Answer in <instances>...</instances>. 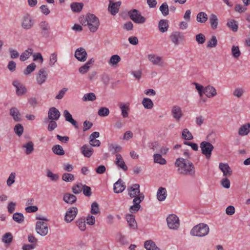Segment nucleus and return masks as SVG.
<instances>
[{
  "mask_svg": "<svg viewBox=\"0 0 250 250\" xmlns=\"http://www.w3.org/2000/svg\"><path fill=\"white\" fill-rule=\"evenodd\" d=\"M128 195L133 200V205L129 208V211L133 213L137 212L141 208L140 203L144 199V194L140 192V185L138 184L132 185L127 188Z\"/></svg>",
  "mask_w": 250,
  "mask_h": 250,
  "instance_id": "nucleus-1",
  "label": "nucleus"
},
{
  "mask_svg": "<svg viewBox=\"0 0 250 250\" xmlns=\"http://www.w3.org/2000/svg\"><path fill=\"white\" fill-rule=\"evenodd\" d=\"M178 173L182 175L193 177L195 175V168L193 164L187 159L177 158L175 163Z\"/></svg>",
  "mask_w": 250,
  "mask_h": 250,
  "instance_id": "nucleus-2",
  "label": "nucleus"
},
{
  "mask_svg": "<svg viewBox=\"0 0 250 250\" xmlns=\"http://www.w3.org/2000/svg\"><path fill=\"white\" fill-rule=\"evenodd\" d=\"M80 22L83 25L87 26L92 32H96L100 26L98 18L92 14H88L85 17L81 18Z\"/></svg>",
  "mask_w": 250,
  "mask_h": 250,
  "instance_id": "nucleus-3",
  "label": "nucleus"
},
{
  "mask_svg": "<svg viewBox=\"0 0 250 250\" xmlns=\"http://www.w3.org/2000/svg\"><path fill=\"white\" fill-rule=\"evenodd\" d=\"M193 84L195 85L200 97H203L204 94L208 98L214 97L217 94L216 89L212 85H208L204 87L202 85L195 82L193 83Z\"/></svg>",
  "mask_w": 250,
  "mask_h": 250,
  "instance_id": "nucleus-4",
  "label": "nucleus"
},
{
  "mask_svg": "<svg viewBox=\"0 0 250 250\" xmlns=\"http://www.w3.org/2000/svg\"><path fill=\"white\" fill-rule=\"evenodd\" d=\"M209 228L205 223H200L195 226L190 230L191 235L199 237L207 236L209 232Z\"/></svg>",
  "mask_w": 250,
  "mask_h": 250,
  "instance_id": "nucleus-5",
  "label": "nucleus"
},
{
  "mask_svg": "<svg viewBox=\"0 0 250 250\" xmlns=\"http://www.w3.org/2000/svg\"><path fill=\"white\" fill-rule=\"evenodd\" d=\"M200 147L202 154L205 156L207 159L209 160L214 149L213 146L208 142L203 141L200 144Z\"/></svg>",
  "mask_w": 250,
  "mask_h": 250,
  "instance_id": "nucleus-6",
  "label": "nucleus"
},
{
  "mask_svg": "<svg viewBox=\"0 0 250 250\" xmlns=\"http://www.w3.org/2000/svg\"><path fill=\"white\" fill-rule=\"evenodd\" d=\"M167 222L168 228L170 229H177L180 226V221L177 215L172 214L167 218Z\"/></svg>",
  "mask_w": 250,
  "mask_h": 250,
  "instance_id": "nucleus-7",
  "label": "nucleus"
},
{
  "mask_svg": "<svg viewBox=\"0 0 250 250\" xmlns=\"http://www.w3.org/2000/svg\"><path fill=\"white\" fill-rule=\"evenodd\" d=\"M148 61L153 65H157L160 67H164L166 63L163 57L154 53H150L147 55Z\"/></svg>",
  "mask_w": 250,
  "mask_h": 250,
  "instance_id": "nucleus-8",
  "label": "nucleus"
},
{
  "mask_svg": "<svg viewBox=\"0 0 250 250\" xmlns=\"http://www.w3.org/2000/svg\"><path fill=\"white\" fill-rule=\"evenodd\" d=\"M128 15L130 18L135 23H144L146 21L145 18L141 16L138 11L136 9L129 11Z\"/></svg>",
  "mask_w": 250,
  "mask_h": 250,
  "instance_id": "nucleus-9",
  "label": "nucleus"
},
{
  "mask_svg": "<svg viewBox=\"0 0 250 250\" xmlns=\"http://www.w3.org/2000/svg\"><path fill=\"white\" fill-rule=\"evenodd\" d=\"M36 230L37 233L42 236H46L48 232V228L46 223L38 221L36 224Z\"/></svg>",
  "mask_w": 250,
  "mask_h": 250,
  "instance_id": "nucleus-10",
  "label": "nucleus"
},
{
  "mask_svg": "<svg viewBox=\"0 0 250 250\" xmlns=\"http://www.w3.org/2000/svg\"><path fill=\"white\" fill-rule=\"evenodd\" d=\"M34 21L29 14L24 15L21 21V26L25 30L30 29L34 25Z\"/></svg>",
  "mask_w": 250,
  "mask_h": 250,
  "instance_id": "nucleus-11",
  "label": "nucleus"
},
{
  "mask_svg": "<svg viewBox=\"0 0 250 250\" xmlns=\"http://www.w3.org/2000/svg\"><path fill=\"white\" fill-rule=\"evenodd\" d=\"M48 73L44 68H41L36 73V79L38 84L42 85L48 78Z\"/></svg>",
  "mask_w": 250,
  "mask_h": 250,
  "instance_id": "nucleus-12",
  "label": "nucleus"
},
{
  "mask_svg": "<svg viewBox=\"0 0 250 250\" xmlns=\"http://www.w3.org/2000/svg\"><path fill=\"white\" fill-rule=\"evenodd\" d=\"M12 84L16 88V93L17 96H21L26 93V88L19 81L15 80L13 82Z\"/></svg>",
  "mask_w": 250,
  "mask_h": 250,
  "instance_id": "nucleus-13",
  "label": "nucleus"
},
{
  "mask_svg": "<svg viewBox=\"0 0 250 250\" xmlns=\"http://www.w3.org/2000/svg\"><path fill=\"white\" fill-rule=\"evenodd\" d=\"M78 213V209L76 207H72L68 209L65 213L64 220L70 223L72 222L76 217Z\"/></svg>",
  "mask_w": 250,
  "mask_h": 250,
  "instance_id": "nucleus-14",
  "label": "nucleus"
},
{
  "mask_svg": "<svg viewBox=\"0 0 250 250\" xmlns=\"http://www.w3.org/2000/svg\"><path fill=\"white\" fill-rule=\"evenodd\" d=\"M171 115L176 121H180L183 115L182 108L178 105L173 106L171 109Z\"/></svg>",
  "mask_w": 250,
  "mask_h": 250,
  "instance_id": "nucleus-15",
  "label": "nucleus"
},
{
  "mask_svg": "<svg viewBox=\"0 0 250 250\" xmlns=\"http://www.w3.org/2000/svg\"><path fill=\"white\" fill-rule=\"evenodd\" d=\"M184 36L183 34L180 32L176 31L171 34L170 39L175 45H178L180 42L184 40Z\"/></svg>",
  "mask_w": 250,
  "mask_h": 250,
  "instance_id": "nucleus-16",
  "label": "nucleus"
},
{
  "mask_svg": "<svg viewBox=\"0 0 250 250\" xmlns=\"http://www.w3.org/2000/svg\"><path fill=\"white\" fill-rule=\"evenodd\" d=\"M115 164L118 167L120 168L124 171H126L128 169V167L126 165L122 155L120 154L117 153L116 154Z\"/></svg>",
  "mask_w": 250,
  "mask_h": 250,
  "instance_id": "nucleus-17",
  "label": "nucleus"
},
{
  "mask_svg": "<svg viewBox=\"0 0 250 250\" xmlns=\"http://www.w3.org/2000/svg\"><path fill=\"white\" fill-rule=\"evenodd\" d=\"M87 55V54L85 50L83 47L78 48L75 52V57L78 61L81 62H84L86 61Z\"/></svg>",
  "mask_w": 250,
  "mask_h": 250,
  "instance_id": "nucleus-18",
  "label": "nucleus"
},
{
  "mask_svg": "<svg viewBox=\"0 0 250 250\" xmlns=\"http://www.w3.org/2000/svg\"><path fill=\"white\" fill-rule=\"evenodd\" d=\"M61 114L60 111L55 107H51L48 112V119L57 121L60 117Z\"/></svg>",
  "mask_w": 250,
  "mask_h": 250,
  "instance_id": "nucleus-19",
  "label": "nucleus"
},
{
  "mask_svg": "<svg viewBox=\"0 0 250 250\" xmlns=\"http://www.w3.org/2000/svg\"><path fill=\"white\" fill-rule=\"evenodd\" d=\"M219 167L224 176L229 177L231 175L232 170L228 164L221 163L219 164Z\"/></svg>",
  "mask_w": 250,
  "mask_h": 250,
  "instance_id": "nucleus-20",
  "label": "nucleus"
},
{
  "mask_svg": "<svg viewBox=\"0 0 250 250\" xmlns=\"http://www.w3.org/2000/svg\"><path fill=\"white\" fill-rule=\"evenodd\" d=\"M125 183L121 179H119L114 184L113 190L116 193L122 192L125 189Z\"/></svg>",
  "mask_w": 250,
  "mask_h": 250,
  "instance_id": "nucleus-21",
  "label": "nucleus"
},
{
  "mask_svg": "<svg viewBox=\"0 0 250 250\" xmlns=\"http://www.w3.org/2000/svg\"><path fill=\"white\" fill-rule=\"evenodd\" d=\"M250 132V123H246L240 126L238 130L239 136H244L249 134Z\"/></svg>",
  "mask_w": 250,
  "mask_h": 250,
  "instance_id": "nucleus-22",
  "label": "nucleus"
},
{
  "mask_svg": "<svg viewBox=\"0 0 250 250\" xmlns=\"http://www.w3.org/2000/svg\"><path fill=\"white\" fill-rule=\"evenodd\" d=\"M121 4V1L112 2L111 1H110L108 10L112 15H115L118 12Z\"/></svg>",
  "mask_w": 250,
  "mask_h": 250,
  "instance_id": "nucleus-23",
  "label": "nucleus"
},
{
  "mask_svg": "<svg viewBox=\"0 0 250 250\" xmlns=\"http://www.w3.org/2000/svg\"><path fill=\"white\" fill-rule=\"evenodd\" d=\"M125 219L129 227L132 229L137 228V222L135 219V216L133 214H127L125 216Z\"/></svg>",
  "mask_w": 250,
  "mask_h": 250,
  "instance_id": "nucleus-24",
  "label": "nucleus"
},
{
  "mask_svg": "<svg viewBox=\"0 0 250 250\" xmlns=\"http://www.w3.org/2000/svg\"><path fill=\"white\" fill-rule=\"evenodd\" d=\"M39 27L41 30V34L43 36H46L48 35L50 27L49 23L47 21H41L39 24Z\"/></svg>",
  "mask_w": 250,
  "mask_h": 250,
  "instance_id": "nucleus-25",
  "label": "nucleus"
},
{
  "mask_svg": "<svg viewBox=\"0 0 250 250\" xmlns=\"http://www.w3.org/2000/svg\"><path fill=\"white\" fill-rule=\"evenodd\" d=\"M119 106L121 110V114L123 118H125L128 116V112L130 110L129 104L119 103Z\"/></svg>",
  "mask_w": 250,
  "mask_h": 250,
  "instance_id": "nucleus-26",
  "label": "nucleus"
},
{
  "mask_svg": "<svg viewBox=\"0 0 250 250\" xmlns=\"http://www.w3.org/2000/svg\"><path fill=\"white\" fill-rule=\"evenodd\" d=\"M81 150L82 153L86 157L89 158L93 154V148L88 145H83L81 148Z\"/></svg>",
  "mask_w": 250,
  "mask_h": 250,
  "instance_id": "nucleus-27",
  "label": "nucleus"
},
{
  "mask_svg": "<svg viewBox=\"0 0 250 250\" xmlns=\"http://www.w3.org/2000/svg\"><path fill=\"white\" fill-rule=\"evenodd\" d=\"M121 60V58L118 55H113L110 58L108 63L111 67H116Z\"/></svg>",
  "mask_w": 250,
  "mask_h": 250,
  "instance_id": "nucleus-28",
  "label": "nucleus"
},
{
  "mask_svg": "<svg viewBox=\"0 0 250 250\" xmlns=\"http://www.w3.org/2000/svg\"><path fill=\"white\" fill-rule=\"evenodd\" d=\"M9 113L15 122H20L21 121V115L17 108H11L10 109Z\"/></svg>",
  "mask_w": 250,
  "mask_h": 250,
  "instance_id": "nucleus-29",
  "label": "nucleus"
},
{
  "mask_svg": "<svg viewBox=\"0 0 250 250\" xmlns=\"http://www.w3.org/2000/svg\"><path fill=\"white\" fill-rule=\"evenodd\" d=\"M167 196V191L165 188L160 187L157 192V198L159 201H164Z\"/></svg>",
  "mask_w": 250,
  "mask_h": 250,
  "instance_id": "nucleus-30",
  "label": "nucleus"
},
{
  "mask_svg": "<svg viewBox=\"0 0 250 250\" xmlns=\"http://www.w3.org/2000/svg\"><path fill=\"white\" fill-rule=\"evenodd\" d=\"M65 120L67 122H70L72 125H73L76 128L78 127V124L77 122L74 120L71 114L67 110H65L63 112Z\"/></svg>",
  "mask_w": 250,
  "mask_h": 250,
  "instance_id": "nucleus-31",
  "label": "nucleus"
},
{
  "mask_svg": "<svg viewBox=\"0 0 250 250\" xmlns=\"http://www.w3.org/2000/svg\"><path fill=\"white\" fill-rule=\"evenodd\" d=\"M209 21L212 29H215L217 28L218 19L216 15L212 14L209 16Z\"/></svg>",
  "mask_w": 250,
  "mask_h": 250,
  "instance_id": "nucleus-32",
  "label": "nucleus"
},
{
  "mask_svg": "<svg viewBox=\"0 0 250 250\" xmlns=\"http://www.w3.org/2000/svg\"><path fill=\"white\" fill-rule=\"evenodd\" d=\"M63 200L68 204H72L76 202L77 198L73 194L66 193L63 196Z\"/></svg>",
  "mask_w": 250,
  "mask_h": 250,
  "instance_id": "nucleus-33",
  "label": "nucleus"
},
{
  "mask_svg": "<svg viewBox=\"0 0 250 250\" xmlns=\"http://www.w3.org/2000/svg\"><path fill=\"white\" fill-rule=\"evenodd\" d=\"M158 28L160 32L164 33L166 32L168 28V21L161 20L159 22Z\"/></svg>",
  "mask_w": 250,
  "mask_h": 250,
  "instance_id": "nucleus-34",
  "label": "nucleus"
},
{
  "mask_svg": "<svg viewBox=\"0 0 250 250\" xmlns=\"http://www.w3.org/2000/svg\"><path fill=\"white\" fill-rule=\"evenodd\" d=\"M144 247L147 250H159L155 243L151 240L146 241L144 243Z\"/></svg>",
  "mask_w": 250,
  "mask_h": 250,
  "instance_id": "nucleus-35",
  "label": "nucleus"
},
{
  "mask_svg": "<svg viewBox=\"0 0 250 250\" xmlns=\"http://www.w3.org/2000/svg\"><path fill=\"white\" fill-rule=\"evenodd\" d=\"M33 50L31 48H28V49L23 52L20 57V60L21 62H24L27 60L30 56L32 54Z\"/></svg>",
  "mask_w": 250,
  "mask_h": 250,
  "instance_id": "nucleus-36",
  "label": "nucleus"
},
{
  "mask_svg": "<svg viewBox=\"0 0 250 250\" xmlns=\"http://www.w3.org/2000/svg\"><path fill=\"white\" fill-rule=\"evenodd\" d=\"M208 17L207 14L204 12H200L197 14L196 20L199 23H205L208 20Z\"/></svg>",
  "mask_w": 250,
  "mask_h": 250,
  "instance_id": "nucleus-37",
  "label": "nucleus"
},
{
  "mask_svg": "<svg viewBox=\"0 0 250 250\" xmlns=\"http://www.w3.org/2000/svg\"><path fill=\"white\" fill-rule=\"evenodd\" d=\"M227 25L233 32H236L238 30V25L237 21L233 19L229 20Z\"/></svg>",
  "mask_w": 250,
  "mask_h": 250,
  "instance_id": "nucleus-38",
  "label": "nucleus"
},
{
  "mask_svg": "<svg viewBox=\"0 0 250 250\" xmlns=\"http://www.w3.org/2000/svg\"><path fill=\"white\" fill-rule=\"evenodd\" d=\"M154 162L158 163L160 165H164L167 164V161L165 159L163 158L162 155L160 154H155L153 155Z\"/></svg>",
  "mask_w": 250,
  "mask_h": 250,
  "instance_id": "nucleus-39",
  "label": "nucleus"
},
{
  "mask_svg": "<svg viewBox=\"0 0 250 250\" xmlns=\"http://www.w3.org/2000/svg\"><path fill=\"white\" fill-rule=\"evenodd\" d=\"M13 235L10 232H6L2 237V242L6 244H10L13 241Z\"/></svg>",
  "mask_w": 250,
  "mask_h": 250,
  "instance_id": "nucleus-40",
  "label": "nucleus"
},
{
  "mask_svg": "<svg viewBox=\"0 0 250 250\" xmlns=\"http://www.w3.org/2000/svg\"><path fill=\"white\" fill-rule=\"evenodd\" d=\"M142 104L146 109H150L153 106V103L152 100L147 98H145L142 101Z\"/></svg>",
  "mask_w": 250,
  "mask_h": 250,
  "instance_id": "nucleus-41",
  "label": "nucleus"
},
{
  "mask_svg": "<svg viewBox=\"0 0 250 250\" xmlns=\"http://www.w3.org/2000/svg\"><path fill=\"white\" fill-rule=\"evenodd\" d=\"M96 99V95L94 93L92 92L85 94L82 98V100L83 102H93L95 101Z\"/></svg>",
  "mask_w": 250,
  "mask_h": 250,
  "instance_id": "nucleus-42",
  "label": "nucleus"
},
{
  "mask_svg": "<svg viewBox=\"0 0 250 250\" xmlns=\"http://www.w3.org/2000/svg\"><path fill=\"white\" fill-rule=\"evenodd\" d=\"M52 151L55 154L58 155H63L64 154V151L62 146L57 145L54 146L52 148Z\"/></svg>",
  "mask_w": 250,
  "mask_h": 250,
  "instance_id": "nucleus-43",
  "label": "nucleus"
},
{
  "mask_svg": "<svg viewBox=\"0 0 250 250\" xmlns=\"http://www.w3.org/2000/svg\"><path fill=\"white\" fill-rule=\"evenodd\" d=\"M22 147L25 148V153L27 155H29L31 154L34 150V145L32 142L30 141L23 145Z\"/></svg>",
  "mask_w": 250,
  "mask_h": 250,
  "instance_id": "nucleus-44",
  "label": "nucleus"
},
{
  "mask_svg": "<svg viewBox=\"0 0 250 250\" xmlns=\"http://www.w3.org/2000/svg\"><path fill=\"white\" fill-rule=\"evenodd\" d=\"M58 60V55L56 52L51 53L49 56L48 64L50 66L52 67L55 65V63Z\"/></svg>",
  "mask_w": 250,
  "mask_h": 250,
  "instance_id": "nucleus-45",
  "label": "nucleus"
},
{
  "mask_svg": "<svg viewBox=\"0 0 250 250\" xmlns=\"http://www.w3.org/2000/svg\"><path fill=\"white\" fill-rule=\"evenodd\" d=\"M36 65L35 63L32 62L28 65L23 71V74L28 75L33 72L36 69Z\"/></svg>",
  "mask_w": 250,
  "mask_h": 250,
  "instance_id": "nucleus-46",
  "label": "nucleus"
},
{
  "mask_svg": "<svg viewBox=\"0 0 250 250\" xmlns=\"http://www.w3.org/2000/svg\"><path fill=\"white\" fill-rule=\"evenodd\" d=\"M231 51L232 55L234 58L237 59L240 56L241 53L238 46L233 45Z\"/></svg>",
  "mask_w": 250,
  "mask_h": 250,
  "instance_id": "nucleus-47",
  "label": "nucleus"
},
{
  "mask_svg": "<svg viewBox=\"0 0 250 250\" xmlns=\"http://www.w3.org/2000/svg\"><path fill=\"white\" fill-rule=\"evenodd\" d=\"M182 137L183 139L187 140H190L193 139L191 133L187 128L183 129L182 133Z\"/></svg>",
  "mask_w": 250,
  "mask_h": 250,
  "instance_id": "nucleus-48",
  "label": "nucleus"
},
{
  "mask_svg": "<svg viewBox=\"0 0 250 250\" xmlns=\"http://www.w3.org/2000/svg\"><path fill=\"white\" fill-rule=\"evenodd\" d=\"M13 219L18 223H21L24 221V216L21 213L16 212L13 214Z\"/></svg>",
  "mask_w": 250,
  "mask_h": 250,
  "instance_id": "nucleus-49",
  "label": "nucleus"
},
{
  "mask_svg": "<svg viewBox=\"0 0 250 250\" xmlns=\"http://www.w3.org/2000/svg\"><path fill=\"white\" fill-rule=\"evenodd\" d=\"M217 40L214 36L211 37V39L208 41L207 46L209 48H214L217 46Z\"/></svg>",
  "mask_w": 250,
  "mask_h": 250,
  "instance_id": "nucleus-50",
  "label": "nucleus"
},
{
  "mask_svg": "<svg viewBox=\"0 0 250 250\" xmlns=\"http://www.w3.org/2000/svg\"><path fill=\"white\" fill-rule=\"evenodd\" d=\"M16 174L15 172H11L7 181H6V184L8 187H11L15 182V179H16Z\"/></svg>",
  "mask_w": 250,
  "mask_h": 250,
  "instance_id": "nucleus-51",
  "label": "nucleus"
},
{
  "mask_svg": "<svg viewBox=\"0 0 250 250\" xmlns=\"http://www.w3.org/2000/svg\"><path fill=\"white\" fill-rule=\"evenodd\" d=\"M245 92L244 89L242 87H237L233 91V95L238 98H240Z\"/></svg>",
  "mask_w": 250,
  "mask_h": 250,
  "instance_id": "nucleus-52",
  "label": "nucleus"
},
{
  "mask_svg": "<svg viewBox=\"0 0 250 250\" xmlns=\"http://www.w3.org/2000/svg\"><path fill=\"white\" fill-rule=\"evenodd\" d=\"M83 4L81 3L75 2L71 4V9L76 12H79L83 8Z\"/></svg>",
  "mask_w": 250,
  "mask_h": 250,
  "instance_id": "nucleus-53",
  "label": "nucleus"
},
{
  "mask_svg": "<svg viewBox=\"0 0 250 250\" xmlns=\"http://www.w3.org/2000/svg\"><path fill=\"white\" fill-rule=\"evenodd\" d=\"M160 10L164 16H166L169 14L168 6L166 2H164L160 7Z\"/></svg>",
  "mask_w": 250,
  "mask_h": 250,
  "instance_id": "nucleus-54",
  "label": "nucleus"
},
{
  "mask_svg": "<svg viewBox=\"0 0 250 250\" xmlns=\"http://www.w3.org/2000/svg\"><path fill=\"white\" fill-rule=\"evenodd\" d=\"M109 109L104 107L100 108L98 112V115L101 117L107 116L109 114Z\"/></svg>",
  "mask_w": 250,
  "mask_h": 250,
  "instance_id": "nucleus-55",
  "label": "nucleus"
},
{
  "mask_svg": "<svg viewBox=\"0 0 250 250\" xmlns=\"http://www.w3.org/2000/svg\"><path fill=\"white\" fill-rule=\"evenodd\" d=\"M15 133L19 136H21L23 132V127L21 124L16 125L14 128Z\"/></svg>",
  "mask_w": 250,
  "mask_h": 250,
  "instance_id": "nucleus-56",
  "label": "nucleus"
},
{
  "mask_svg": "<svg viewBox=\"0 0 250 250\" xmlns=\"http://www.w3.org/2000/svg\"><path fill=\"white\" fill-rule=\"evenodd\" d=\"M100 212V209L98 204L94 202L91 205V213L92 214H97Z\"/></svg>",
  "mask_w": 250,
  "mask_h": 250,
  "instance_id": "nucleus-57",
  "label": "nucleus"
},
{
  "mask_svg": "<svg viewBox=\"0 0 250 250\" xmlns=\"http://www.w3.org/2000/svg\"><path fill=\"white\" fill-rule=\"evenodd\" d=\"M62 179L65 182H71L74 179V176L71 173H65L62 176Z\"/></svg>",
  "mask_w": 250,
  "mask_h": 250,
  "instance_id": "nucleus-58",
  "label": "nucleus"
},
{
  "mask_svg": "<svg viewBox=\"0 0 250 250\" xmlns=\"http://www.w3.org/2000/svg\"><path fill=\"white\" fill-rule=\"evenodd\" d=\"M77 225L82 231H84L86 229L85 222L83 219H80L77 221Z\"/></svg>",
  "mask_w": 250,
  "mask_h": 250,
  "instance_id": "nucleus-59",
  "label": "nucleus"
},
{
  "mask_svg": "<svg viewBox=\"0 0 250 250\" xmlns=\"http://www.w3.org/2000/svg\"><path fill=\"white\" fill-rule=\"evenodd\" d=\"M33 61L38 62L40 63H42L43 58L41 53H34L33 55Z\"/></svg>",
  "mask_w": 250,
  "mask_h": 250,
  "instance_id": "nucleus-60",
  "label": "nucleus"
},
{
  "mask_svg": "<svg viewBox=\"0 0 250 250\" xmlns=\"http://www.w3.org/2000/svg\"><path fill=\"white\" fill-rule=\"evenodd\" d=\"M8 51L11 59H14L19 57V53L16 49L9 48Z\"/></svg>",
  "mask_w": 250,
  "mask_h": 250,
  "instance_id": "nucleus-61",
  "label": "nucleus"
},
{
  "mask_svg": "<svg viewBox=\"0 0 250 250\" xmlns=\"http://www.w3.org/2000/svg\"><path fill=\"white\" fill-rule=\"evenodd\" d=\"M196 41L199 44H203L206 41V37L202 33L198 34L196 36Z\"/></svg>",
  "mask_w": 250,
  "mask_h": 250,
  "instance_id": "nucleus-62",
  "label": "nucleus"
},
{
  "mask_svg": "<svg viewBox=\"0 0 250 250\" xmlns=\"http://www.w3.org/2000/svg\"><path fill=\"white\" fill-rule=\"evenodd\" d=\"M109 149L112 151V153H115L121 151L122 147L120 146L112 144L109 146Z\"/></svg>",
  "mask_w": 250,
  "mask_h": 250,
  "instance_id": "nucleus-63",
  "label": "nucleus"
},
{
  "mask_svg": "<svg viewBox=\"0 0 250 250\" xmlns=\"http://www.w3.org/2000/svg\"><path fill=\"white\" fill-rule=\"evenodd\" d=\"M16 203L13 202H10L7 205V210L9 213H12L15 210Z\"/></svg>",
  "mask_w": 250,
  "mask_h": 250,
  "instance_id": "nucleus-64",
  "label": "nucleus"
}]
</instances>
